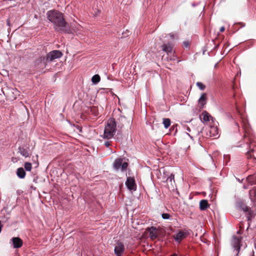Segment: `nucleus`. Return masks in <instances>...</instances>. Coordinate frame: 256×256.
I'll list each match as a JSON object with an SVG mask.
<instances>
[{"mask_svg": "<svg viewBox=\"0 0 256 256\" xmlns=\"http://www.w3.org/2000/svg\"><path fill=\"white\" fill-rule=\"evenodd\" d=\"M212 45H214V44H212ZM214 47L212 48V50H216V48H218V47L219 46V44H215V43L214 42Z\"/></svg>", "mask_w": 256, "mask_h": 256, "instance_id": "nucleus-41", "label": "nucleus"}, {"mask_svg": "<svg viewBox=\"0 0 256 256\" xmlns=\"http://www.w3.org/2000/svg\"><path fill=\"white\" fill-rule=\"evenodd\" d=\"M162 217L164 220H168L171 217V216L168 213H162Z\"/></svg>", "mask_w": 256, "mask_h": 256, "instance_id": "nucleus-32", "label": "nucleus"}, {"mask_svg": "<svg viewBox=\"0 0 256 256\" xmlns=\"http://www.w3.org/2000/svg\"><path fill=\"white\" fill-rule=\"evenodd\" d=\"M48 20L53 24L54 30L60 33L71 34L72 30L66 20L64 14L56 10H48L46 13Z\"/></svg>", "mask_w": 256, "mask_h": 256, "instance_id": "nucleus-1", "label": "nucleus"}, {"mask_svg": "<svg viewBox=\"0 0 256 256\" xmlns=\"http://www.w3.org/2000/svg\"><path fill=\"white\" fill-rule=\"evenodd\" d=\"M167 58V61H168V58Z\"/></svg>", "mask_w": 256, "mask_h": 256, "instance_id": "nucleus-61", "label": "nucleus"}, {"mask_svg": "<svg viewBox=\"0 0 256 256\" xmlns=\"http://www.w3.org/2000/svg\"><path fill=\"white\" fill-rule=\"evenodd\" d=\"M246 246H246H246H244V248H245Z\"/></svg>", "mask_w": 256, "mask_h": 256, "instance_id": "nucleus-60", "label": "nucleus"}, {"mask_svg": "<svg viewBox=\"0 0 256 256\" xmlns=\"http://www.w3.org/2000/svg\"><path fill=\"white\" fill-rule=\"evenodd\" d=\"M146 230L149 233V236L151 240L156 239L158 237V234L156 232L158 230L154 226H151L150 227H148L146 228Z\"/></svg>", "mask_w": 256, "mask_h": 256, "instance_id": "nucleus-11", "label": "nucleus"}, {"mask_svg": "<svg viewBox=\"0 0 256 256\" xmlns=\"http://www.w3.org/2000/svg\"><path fill=\"white\" fill-rule=\"evenodd\" d=\"M210 118H211V116L206 110L202 112V116H200V119L203 123L209 122L210 120Z\"/></svg>", "mask_w": 256, "mask_h": 256, "instance_id": "nucleus-15", "label": "nucleus"}, {"mask_svg": "<svg viewBox=\"0 0 256 256\" xmlns=\"http://www.w3.org/2000/svg\"><path fill=\"white\" fill-rule=\"evenodd\" d=\"M249 209L248 211H246V212H245L246 214V218L248 222V227L246 228V230H248L250 226V222L254 218L256 213L254 212L252 210V208L249 207Z\"/></svg>", "mask_w": 256, "mask_h": 256, "instance_id": "nucleus-13", "label": "nucleus"}, {"mask_svg": "<svg viewBox=\"0 0 256 256\" xmlns=\"http://www.w3.org/2000/svg\"><path fill=\"white\" fill-rule=\"evenodd\" d=\"M190 234L189 232L186 230H178L173 236V238L178 244H180L182 241L186 238Z\"/></svg>", "mask_w": 256, "mask_h": 256, "instance_id": "nucleus-5", "label": "nucleus"}, {"mask_svg": "<svg viewBox=\"0 0 256 256\" xmlns=\"http://www.w3.org/2000/svg\"><path fill=\"white\" fill-rule=\"evenodd\" d=\"M6 24L8 26H10V20L9 19H8L6 20Z\"/></svg>", "mask_w": 256, "mask_h": 256, "instance_id": "nucleus-43", "label": "nucleus"}, {"mask_svg": "<svg viewBox=\"0 0 256 256\" xmlns=\"http://www.w3.org/2000/svg\"><path fill=\"white\" fill-rule=\"evenodd\" d=\"M116 142H122V136L120 130H118L116 134L113 137Z\"/></svg>", "mask_w": 256, "mask_h": 256, "instance_id": "nucleus-22", "label": "nucleus"}, {"mask_svg": "<svg viewBox=\"0 0 256 256\" xmlns=\"http://www.w3.org/2000/svg\"><path fill=\"white\" fill-rule=\"evenodd\" d=\"M32 163L30 162H26L24 164V169L26 171H30L32 170Z\"/></svg>", "mask_w": 256, "mask_h": 256, "instance_id": "nucleus-28", "label": "nucleus"}, {"mask_svg": "<svg viewBox=\"0 0 256 256\" xmlns=\"http://www.w3.org/2000/svg\"><path fill=\"white\" fill-rule=\"evenodd\" d=\"M170 256H178V255L176 253H174L172 254H171Z\"/></svg>", "mask_w": 256, "mask_h": 256, "instance_id": "nucleus-48", "label": "nucleus"}, {"mask_svg": "<svg viewBox=\"0 0 256 256\" xmlns=\"http://www.w3.org/2000/svg\"><path fill=\"white\" fill-rule=\"evenodd\" d=\"M179 126L178 124H173L170 128V134L173 136H176L178 132V127Z\"/></svg>", "mask_w": 256, "mask_h": 256, "instance_id": "nucleus-21", "label": "nucleus"}, {"mask_svg": "<svg viewBox=\"0 0 256 256\" xmlns=\"http://www.w3.org/2000/svg\"><path fill=\"white\" fill-rule=\"evenodd\" d=\"M32 160L33 162L36 164V166H38V156L36 155L35 157L33 156Z\"/></svg>", "mask_w": 256, "mask_h": 256, "instance_id": "nucleus-34", "label": "nucleus"}, {"mask_svg": "<svg viewBox=\"0 0 256 256\" xmlns=\"http://www.w3.org/2000/svg\"><path fill=\"white\" fill-rule=\"evenodd\" d=\"M122 34L124 35V36H128L127 34H125L124 33H122Z\"/></svg>", "mask_w": 256, "mask_h": 256, "instance_id": "nucleus-55", "label": "nucleus"}, {"mask_svg": "<svg viewBox=\"0 0 256 256\" xmlns=\"http://www.w3.org/2000/svg\"><path fill=\"white\" fill-rule=\"evenodd\" d=\"M100 80V77L98 74H96L92 78V82L93 84H97Z\"/></svg>", "mask_w": 256, "mask_h": 256, "instance_id": "nucleus-26", "label": "nucleus"}, {"mask_svg": "<svg viewBox=\"0 0 256 256\" xmlns=\"http://www.w3.org/2000/svg\"><path fill=\"white\" fill-rule=\"evenodd\" d=\"M237 233H238V234H241V232H240V230L238 231Z\"/></svg>", "mask_w": 256, "mask_h": 256, "instance_id": "nucleus-58", "label": "nucleus"}, {"mask_svg": "<svg viewBox=\"0 0 256 256\" xmlns=\"http://www.w3.org/2000/svg\"><path fill=\"white\" fill-rule=\"evenodd\" d=\"M174 174L171 173L170 174H168V177H167V178L166 179V181L169 180L170 182H172V180H173L174 182Z\"/></svg>", "mask_w": 256, "mask_h": 256, "instance_id": "nucleus-31", "label": "nucleus"}, {"mask_svg": "<svg viewBox=\"0 0 256 256\" xmlns=\"http://www.w3.org/2000/svg\"><path fill=\"white\" fill-rule=\"evenodd\" d=\"M162 50L166 52L168 55L172 54L173 50V46L170 43L164 44L162 46Z\"/></svg>", "mask_w": 256, "mask_h": 256, "instance_id": "nucleus-14", "label": "nucleus"}, {"mask_svg": "<svg viewBox=\"0 0 256 256\" xmlns=\"http://www.w3.org/2000/svg\"><path fill=\"white\" fill-rule=\"evenodd\" d=\"M48 63L50 62L46 55V56H42L34 60V66L36 68L43 66V68H44L47 67Z\"/></svg>", "mask_w": 256, "mask_h": 256, "instance_id": "nucleus-4", "label": "nucleus"}, {"mask_svg": "<svg viewBox=\"0 0 256 256\" xmlns=\"http://www.w3.org/2000/svg\"><path fill=\"white\" fill-rule=\"evenodd\" d=\"M250 124L247 122H244L243 128L246 132H248L249 130Z\"/></svg>", "mask_w": 256, "mask_h": 256, "instance_id": "nucleus-33", "label": "nucleus"}, {"mask_svg": "<svg viewBox=\"0 0 256 256\" xmlns=\"http://www.w3.org/2000/svg\"><path fill=\"white\" fill-rule=\"evenodd\" d=\"M10 244L14 248H19L22 246L23 241L18 236L12 237L10 240Z\"/></svg>", "mask_w": 256, "mask_h": 256, "instance_id": "nucleus-9", "label": "nucleus"}, {"mask_svg": "<svg viewBox=\"0 0 256 256\" xmlns=\"http://www.w3.org/2000/svg\"><path fill=\"white\" fill-rule=\"evenodd\" d=\"M170 37L172 39H174V35L173 34H170Z\"/></svg>", "mask_w": 256, "mask_h": 256, "instance_id": "nucleus-46", "label": "nucleus"}, {"mask_svg": "<svg viewBox=\"0 0 256 256\" xmlns=\"http://www.w3.org/2000/svg\"><path fill=\"white\" fill-rule=\"evenodd\" d=\"M246 180L250 185L256 184V176L250 175L246 178Z\"/></svg>", "mask_w": 256, "mask_h": 256, "instance_id": "nucleus-20", "label": "nucleus"}, {"mask_svg": "<svg viewBox=\"0 0 256 256\" xmlns=\"http://www.w3.org/2000/svg\"><path fill=\"white\" fill-rule=\"evenodd\" d=\"M128 162L126 160L125 158H119L114 160L112 166L116 171L120 170L124 172L128 169Z\"/></svg>", "mask_w": 256, "mask_h": 256, "instance_id": "nucleus-3", "label": "nucleus"}, {"mask_svg": "<svg viewBox=\"0 0 256 256\" xmlns=\"http://www.w3.org/2000/svg\"><path fill=\"white\" fill-rule=\"evenodd\" d=\"M62 55V52L60 50H53L46 54L50 63L56 59L61 58Z\"/></svg>", "mask_w": 256, "mask_h": 256, "instance_id": "nucleus-8", "label": "nucleus"}, {"mask_svg": "<svg viewBox=\"0 0 256 256\" xmlns=\"http://www.w3.org/2000/svg\"><path fill=\"white\" fill-rule=\"evenodd\" d=\"M218 128L214 126H210V136H216L218 134Z\"/></svg>", "mask_w": 256, "mask_h": 256, "instance_id": "nucleus-24", "label": "nucleus"}, {"mask_svg": "<svg viewBox=\"0 0 256 256\" xmlns=\"http://www.w3.org/2000/svg\"><path fill=\"white\" fill-rule=\"evenodd\" d=\"M212 44L209 45V46H208V50L209 48H211V47H212Z\"/></svg>", "mask_w": 256, "mask_h": 256, "instance_id": "nucleus-53", "label": "nucleus"}, {"mask_svg": "<svg viewBox=\"0 0 256 256\" xmlns=\"http://www.w3.org/2000/svg\"><path fill=\"white\" fill-rule=\"evenodd\" d=\"M236 126H237L238 127V123H236Z\"/></svg>", "mask_w": 256, "mask_h": 256, "instance_id": "nucleus-59", "label": "nucleus"}, {"mask_svg": "<svg viewBox=\"0 0 256 256\" xmlns=\"http://www.w3.org/2000/svg\"><path fill=\"white\" fill-rule=\"evenodd\" d=\"M168 174H169V172H168L165 171V170L164 171L163 175H164V178H167V177H168Z\"/></svg>", "mask_w": 256, "mask_h": 256, "instance_id": "nucleus-37", "label": "nucleus"}, {"mask_svg": "<svg viewBox=\"0 0 256 256\" xmlns=\"http://www.w3.org/2000/svg\"><path fill=\"white\" fill-rule=\"evenodd\" d=\"M162 124L164 126L165 128H168L171 124V120L169 118H162Z\"/></svg>", "mask_w": 256, "mask_h": 256, "instance_id": "nucleus-27", "label": "nucleus"}, {"mask_svg": "<svg viewBox=\"0 0 256 256\" xmlns=\"http://www.w3.org/2000/svg\"><path fill=\"white\" fill-rule=\"evenodd\" d=\"M212 44H214V40H212L211 41H209L208 43L206 44V45L203 48H202L203 54H204L205 52L208 50V46Z\"/></svg>", "mask_w": 256, "mask_h": 256, "instance_id": "nucleus-29", "label": "nucleus"}, {"mask_svg": "<svg viewBox=\"0 0 256 256\" xmlns=\"http://www.w3.org/2000/svg\"><path fill=\"white\" fill-rule=\"evenodd\" d=\"M208 100L207 94L206 93H202L198 100V104L200 105V108H203L204 106L206 104Z\"/></svg>", "mask_w": 256, "mask_h": 256, "instance_id": "nucleus-12", "label": "nucleus"}, {"mask_svg": "<svg viewBox=\"0 0 256 256\" xmlns=\"http://www.w3.org/2000/svg\"><path fill=\"white\" fill-rule=\"evenodd\" d=\"M116 256H122V254H115Z\"/></svg>", "mask_w": 256, "mask_h": 256, "instance_id": "nucleus-57", "label": "nucleus"}, {"mask_svg": "<svg viewBox=\"0 0 256 256\" xmlns=\"http://www.w3.org/2000/svg\"><path fill=\"white\" fill-rule=\"evenodd\" d=\"M235 204L236 209L240 210L244 212L250 210V206L245 204L244 200L238 196H235Z\"/></svg>", "mask_w": 256, "mask_h": 256, "instance_id": "nucleus-6", "label": "nucleus"}, {"mask_svg": "<svg viewBox=\"0 0 256 256\" xmlns=\"http://www.w3.org/2000/svg\"><path fill=\"white\" fill-rule=\"evenodd\" d=\"M116 132V122L113 118H110L106 126L103 136V138L110 140L112 138Z\"/></svg>", "mask_w": 256, "mask_h": 256, "instance_id": "nucleus-2", "label": "nucleus"}, {"mask_svg": "<svg viewBox=\"0 0 256 256\" xmlns=\"http://www.w3.org/2000/svg\"><path fill=\"white\" fill-rule=\"evenodd\" d=\"M237 180L240 182H242L243 180H240L239 178H237Z\"/></svg>", "mask_w": 256, "mask_h": 256, "instance_id": "nucleus-50", "label": "nucleus"}, {"mask_svg": "<svg viewBox=\"0 0 256 256\" xmlns=\"http://www.w3.org/2000/svg\"><path fill=\"white\" fill-rule=\"evenodd\" d=\"M182 44H183L184 47L186 48H190V42H189V41H188V40L184 41V42H183Z\"/></svg>", "mask_w": 256, "mask_h": 256, "instance_id": "nucleus-35", "label": "nucleus"}, {"mask_svg": "<svg viewBox=\"0 0 256 256\" xmlns=\"http://www.w3.org/2000/svg\"><path fill=\"white\" fill-rule=\"evenodd\" d=\"M186 130L188 132H190V128L188 127L187 128H186Z\"/></svg>", "mask_w": 256, "mask_h": 256, "instance_id": "nucleus-54", "label": "nucleus"}, {"mask_svg": "<svg viewBox=\"0 0 256 256\" xmlns=\"http://www.w3.org/2000/svg\"><path fill=\"white\" fill-rule=\"evenodd\" d=\"M120 118H121L122 120V118H124V120H126V117H125L124 116H120Z\"/></svg>", "mask_w": 256, "mask_h": 256, "instance_id": "nucleus-49", "label": "nucleus"}, {"mask_svg": "<svg viewBox=\"0 0 256 256\" xmlns=\"http://www.w3.org/2000/svg\"><path fill=\"white\" fill-rule=\"evenodd\" d=\"M209 206L208 200H202L199 203V208L200 210H205Z\"/></svg>", "mask_w": 256, "mask_h": 256, "instance_id": "nucleus-17", "label": "nucleus"}, {"mask_svg": "<svg viewBox=\"0 0 256 256\" xmlns=\"http://www.w3.org/2000/svg\"><path fill=\"white\" fill-rule=\"evenodd\" d=\"M249 198L252 203L256 202V186L253 187L249 191Z\"/></svg>", "mask_w": 256, "mask_h": 256, "instance_id": "nucleus-16", "label": "nucleus"}, {"mask_svg": "<svg viewBox=\"0 0 256 256\" xmlns=\"http://www.w3.org/2000/svg\"><path fill=\"white\" fill-rule=\"evenodd\" d=\"M125 185L130 191H136V190L137 186L134 176H127Z\"/></svg>", "mask_w": 256, "mask_h": 256, "instance_id": "nucleus-7", "label": "nucleus"}, {"mask_svg": "<svg viewBox=\"0 0 256 256\" xmlns=\"http://www.w3.org/2000/svg\"><path fill=\"white\" fill-rule=\"evenodd\" d=\"M210 120H211L212 122H214V121L215 120V119L214 118L212 117V116H211V118H210Z\"/></svg>", "mask_w": 256, "mask_h": 256, "instance_id": "nucleus-47", "label": "nucleus"}, {"mask_svg": "<svg viewBox=\"0 0 256 256\" xmlns=\"http://www.w3.org/2000/svg\"><path fill=\"white\" fill-rule=\"evenodd\" d=\"M32 181H33L36 184L38 183V176H34Z\"/></svg>", "mask_w": 256, "mask_h": 256, "instance_id": "nucleus-38", "label": "nucleus"}, {"mask_svg": "<svg viewBox=\"0 0 256 256\" xmlns=\"http://www.w3.org/2000/svg\"><path fill=\"white\" fill-rule=\"evenodd\" d=\"M125 250L124 245V243L120 240H118L114 248V254H123Z\"/></svg>", "mask_w": 256, "mask_h": 256, "instance_id": "nucleus-10", "label": "nucleus"}, {"mask_svg": "<svg viewBox=\"0 0 256 256\" xmlns=\"http://www.w3.org/2000/svg\"><path fill=\"white\" fill-rule=\"evenodd\" d=\"M246 145L248 148V150L246 152V155L248 156L256 158V152L254 149L251 148V146L248 142H246Z\"/></svg>", "mask_w": 256, "mask_h": 256, "instance_id": "nucleus-19", "label": "nucleus"}, {"mask_svg": "<svg viewBox=\"0 0 256 256\" xmlns=\"http://www.w3.org/2000/svg\"><path fill=\"white\" fill-rule=\"evenodd\" d=\"M217 66H218V63L216 64L214 67L216 68L217 67Z\"/></svg>", "mask_w": 256, "mask_h": 256, "instance_id": "nucleus-56", "label": "nucleus"}, {"mask_svg": "<svg viewBox=\"0 0 256 256\" xmlns=\"http://www.w3.org/2000/svg\"><path fill=\"white\" fill-rule=\"evenodd\" d=\"M130 171H131V170H130V169H128V175H130Z\"/></svg>", "mask_w": 256, "mask_h": 256, "instance_id": "nucleus-52", "label": "nucleus"}, {"mask_svg": "<svg viewBox=\"0 0 256 256\" xmlns=\"http://www.w3.org/2000/svg\"><path fill=\"white\" fill-rule=\"evenodd\" d=\"M224 159L226 160V162L230 160V156H228L225 155V154L224 155Z\"/></svg>", "mask_w": 256, "mask_h": 256, "instance_id": "nucleus-39", "label": "nucleus"}, {"mask_svg": "<svg viewBox=\"0 0 256 256\" xmlns=\"http://www.w3.org/2000/svg\"><path fill=\"white\" fill-rule=\"evenodd\" d=\"M225 30V27L222 26L220 28V32H224Z\"/></svg>", "mask_w": 256, "mask_h": 256, "instance_id": "nucleus-42", "label": "nucleus"}, {"mask_svg": "<svg viewBox=\"0 0 256 256\" xmlns=\"http://www.w3.org/2000/svg\"><path fill=\"white\" fill-rule=\"evenodd\" d=\"M18 152L25 158H28L29 156V154L28 151L22 146H20L18 148Z\"/></svg>", "mask_w": 256, "mask_h": 256, "instance_id": "nucleus-23", "label": "nucleus"}, {"mask_svg": "<svg viewBox=\"0 0 256 256\" xmlns=\"http://www.w3.org/2000/svg\"><path fill=\"white\" fill-rule=\"evenodd\" d=\"M186 134H188L191 138H192V136L190 134H189L188 133H186Z\"/></svg>", "mask_w": 256, "mask_h": 256, "instance_id": "nucleus-51", "label": "nucleus"}, {"mask_svg": "<svg viewBox=\"0 0 256 256\" xmlns=\"http://www.w3.org/2000/svg\"><path fill=\"white\" fill-rule=\"evenodd\" d=\"M249 185H250V184L246 185V184H244V186H243V188H244V189H248V186H249Z\"/></svg>", "mask_w": 256, "mask_h": 256, "instance_id": "nucleus-44", "label": "nucleus"}, {"mask_svg": "<svg viewBox=\"0 0 256 256\" xmlns=\"http://www.w3.org/2000/svg\"><path fill=\"white\" fill-rule=\"evenodd\" d=\"M17 176L20 179H23L25 178L26 172V170L22 167H20L17 168L16 171Z\"/></svg>", "mask_w": 256, "mask_h": 256, "instance_id": "nucleus-18", "label": "nucleus"}, {"mask_svg": "<svg viewBox=\"0 0 256 256\" xmlns=\"http://www.w3.org/2000/svg\"><path fill=\"white\" fill-rule=\"evenodd\" d=\"M200 2H198V3L192 2V7H196V6H198L200 4Z\"/></svg>", "mask_w": 256, "mask_h": 256, "instance_id": "nucleus-40", "label": "nucleus"}, {"mask_svg": "<svg viewBox=\"0 0 256 256\" xmlns=\"http://www.w3.org/2000/svg\"><path fill=\"white\" fill-rule=\"evenodd\" d=\"M238 25L240 26V28H241L244 27L246 26L245 24L242 22H235L232 26V28L234 30V32H237L240 29V28H238V27H236Z\"/></svg>", "mask_w": 256, "mask_h": 256, "instance_id": "nucleus-25", "label": "nucleus"}, {"mask_svg": "<svg viewBox=\"0 0 256 256\" xmlns=\"http://www.w3.org/2000/svg\"><path fill=\"white\" fill-rule=\"evenodd\" d=\"M30 189L35 190H36V188L34 186H30Z\"/></svg>", "mask_w": 256, "mask_h": 256, "instance_id": "nucleus-45", "label": "nucleus"}, {"mask_svg": "<svg viewBox=\"0 0 256 256\" xmlns=\"http://www.w3.org/2000/svg\"><path fill=\"white\" fill-rule=\"evenodd\" d=\"M104 145L107 148H109V146L111 145L110 142V141H106L104 143Z\"/></svg>", "mask_w": 256, "mask_h": 256, "instance_id": "nucleus-36", "label": "nucleus"}, {"mask_svg": "<svg viewBox=\"0 0 256 256\" xmlns=\"http://www.w3.org/2000/svg\"><path fill=\"white\" fill-rule=\"evenodd\" d=\"M196 86L201 90H204L206 88V86L202 82H198L196 83Z\"/></svg>", "mask_w": 256, "mask_h": 256, "instance_id": "nucleus-30", "label": "nucleus"}]
</instances>
